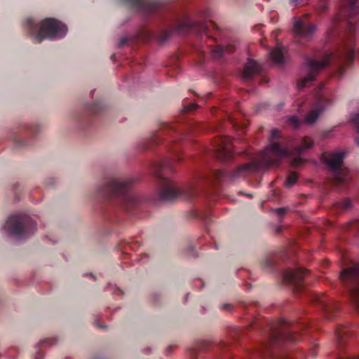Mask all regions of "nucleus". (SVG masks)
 I'll return each mask as SVG.
<instances>
[{"label":"nucleus","mask_w":359,"mask_h":359,"mask_svg":"<svg viewBox=\"0 0 359 359\" xmlns=\"http://www.w3.org/2000/svg\"><path fill=\"white\" fill-rule=\"evenodd\" d=\"M66 32L67 28L65 25L55 19L48 18L41 22L37 31L32 32V35L34 39L39 43L46 38L63 36Z\"/></svg>","instance_id":"f257e3e1"},{"label":"nucleus","mask_w":359,"mask_h":359,"mask_svg":"<svg viewBox=\"0 0 359 359\" xmlns=\"http://www.w3.org/2000/svg\"><path fill=\"white\" fill-rule=\"evenodd\" d=\"M289 156L287 149L281 148L277 142H271L262 153L261 161L266 165H273Z\"/></svg>","instance_id":"f03ea898"},{"label":"nucleus","mask_w":359,"mask_h":359,"mask_svg":"<svg viewBox=\"0 0 359 359\" xmlns=\"http://www.w3.org/2000/svg\"><path fill=\"white\" fill-rule=\"evenodd\" d=\"M329 59V56L327 55L320 60H311L309 64V71L310 73L300 83L301 87L306 86L309 82L313 81L315 78L316 72L323 68L327 64Z\"/></svg>","instance_id":"7ed1b4c3"},{"label":"nucleus","mask_w":359,"mask_h":359,"mask_svg":"<svg viewBox=\"0 0 359 359\" xmlns=\"http://www.w3.org/2000/svg\"><path fill=\"white\" fill-rule=\"evenodd\" d=\"M344 156L342 152L325 154L323 160L330 169L337 171L341 166Z\"/></svg>","instance_id":"20e7f679"},{"label":"nucleus","mask_w":359,"mask_h":359,"mask_svg":"<svg viewBox=\"0 0 359 359\" xmlns=\"http://www.w3.org/2000/svg\"><path fill=\"white\" fill-rule=\"evenodd\" d=\"M305 271L303 269L287 270L283 274V281L286 284H292L302 281Z\"/></svg>","instance_id":"39448f33"},{"label":"nucleus","mask_w":359,"mask_h":359,"mask_svg":"<svg viewBox=\"0 0 359 359\" xmlns=\"http://www.w3.org/2000/svg\"><path fill=\"white\" fill-rule=\"evenodd\" d=\"M258 165L255 163H248L238 166L233 172V177H244L249 174L253 172L257 168Z\"/></svg>","instance_id":"423d86ee"},{"label":"nucleus","mask_w":359,"mask_h":359,"mask_svg":"<svg viewBox=\"0 0 359 359\" xmlns=\"http://www.w3.org/2000/svg\"><path fill=\"white\" fill-rule=\"evenodd\" d=\"M359 276V266L344 270L340 274V279L344 283L357 279Z\"/></svg>","instance_id":"0eeeda50"},{"label":"nucleus","mask_w":359,"mask_h":359,"mask_svg":"<svg viewBox=\"0 0 359 359\" xmlns=\"http://www.w3.org/2000/svg\"><path fill=\"white\" fill-rule=\"evenodd\" d=\"M259 70L258 65L253 60H249L243 69V77L249 78L254 75Z\"/></svg>","instance_id":"6e6552de"},{"label":"nucleus","mask_w":359,"mask_h":359,"mask_svg":"<svg viewBox=\"0 0 359 359\" xmlns=\"http://www.w3.org/2000/svg\"><path fill=\"white\" fill-rule=\"evenodd\" d=\"M179 192V189L175 185L170 184L163 190L162 197L166 200H171L177 197Z\"/></svg>","instance_id":"1a4fd4ad"},{"label":"nucleus","mask_w":359,"mask_h":359,"mask_svg":"<svg viewBox=\"0 0 359 359\" xmlns=\"http://www.w3.org/2000/svg\"><path fill=\"white\" fill-rule=\"evenodd\" d=\"M17 222L16 217H10L9 219L6 222V227L11 228V231L16 234H20L21 233V225L19 223L14 224Z\"/></svg>","instance_id":"9d476101"},{"label":"nucleus","mask_w":359,"mask_h":359,"mask_svg":"<svg viewBox=\"0 0 359 359\" xmlns=\"http://www.w3.org/2000/svg\"><path fill=\"white\" fill-rule=\"evenodd\" d=\"M220 150L224 155L229 156L231 154V140L229 137H225L220 141Z\"/></svg>","instance_id":"9b49d317"},{"label":"nucleus","mask_w":359,"mask_h":359,"mask_svg":"<svg viewBox=\"0 0 359 359\" xmlns=\"http://www.w3.org/2000/svg\"><path fill=\"white\" fill-rule=\"evenodd\" d=\"M271 59L276 62V63H280L283 61V50L280 48L277 47L275 49H273L271 53H270Z\"/></svg>","instance_id":"f8f14e48"},{"label":"nucleus","mask_w":359,"mask_h":359,"mask_svg":"<svg viewBox=\"0 0 359 359\" xmlns=\"http://www.w3.org/2000/svg\"><path fill=\"white\" fill-rule=\"evenodd\" d=\"M351 298L355 309L359 311V286L353 289L351 292Z\"/></svg>","instance_id":"ddd939ff"},{"label":"nucleus","mask_w":359,"mask_h":359,"mask_svg":"<svg viewBox=\"0 0 359 359\" xmlns=\"http://www.w3.org/2000/svg\"><path fill=\"white\" fill-rule=\"evenodd\" d=\"M294 31L297 34L300 35H307L308 32L304 30V25L302 20H296L294 23Z\"/></svg>","instance_id":"4468645a"},{"label":"nucleus","mask_w":359,"mask_h":359,"mask_svg":"<svg viewBox=\"0 0 359 359\" xmlns=\"http://www.w3.org/2000/svg\"><path fill=\"white\" fill-rule=\"evenodd\" d=\"M319 114V111L311 110L307 114L305 121L307 123H313L316 121Z\"/></svg>","instance_id":"2eb2a0df"},{"label":"nucleus","mask_w":359,"mask_h":359,"mask_svg":"<svg viewBox=\"0 0 359 359\" xmlns=\"http://www.w3.org/2000/svg\"><path fill=\"white\" fill-rule=\"evenodd\" d=\"M297 175L295 172H291L289 174L287 180L285 182V184L287 187H292L295 184L297 180Z\"/></svg>","instance_id":"dca6fc26"},{"label":"nucleus","mask_w":359,"mask_h":359,"mask_svg":"<svg viewBox=\"0 0 359 359\" xmlns=\"http://www.w3.org/2000/svg\"><path fill=\"white\" fill-rule=\"evenodd\" d=\"M224 52V50L222 47H217L212 51V56L215 58H218L222 57Z\"/></svg>","instance_id":"f3484780"},{"label":"nucleus","mask_w":359,"mask_h":359,"mask_svg":"<svg viewBox=\"0 0 359 359\" xmlns=\"http://www.w3.org/2000/svg\"><path fill=\"white\" fill-rule=\"evenodd\" d=\"M312 144V141L309 138H305L304 140V144L302 147L299 148V153L303 151L306 149H309Z\"/></svg>","instance_id":"a211bd4d"},{"label":"nucleus","mask_w":359,"mask_h":359,"mask_svg":"<svg viewBox=\"0 0 359 359\" xmlns=\"http://www.w3.org/2000/svg\"><path fill=\"white\" fill-rule=\"evenodd\" d=\"M289 123L294 127H297L299 124V121L296 117L292 116L289 118Z\"/></svg>","instance_id":"6ab92c4d"},{"label":"nucleus","mask_w":359,"mask_h":359,"mask_svg":"<svg viewBox=\"0 0 359 359\" xmlns=\"http://www.w3.org/2000/svg\"><path fill=\"white\" fill-rule=\"evenodd\" d=\"M280 137V132L278 130H271V138L275 140Z\"/></svg>","instance_id":"aec40b11"},{"label":"nucleus","mask_w":359,"mask_h":359,"mask_svg":"<svg viewBox=\"0 0 359 359\" xmlns=\"http://www.w3.org/2000/svg\"><path fill=\"white\" fill-rule=\"evenodd\" d=\"M344 334V327H340L337 329V330L336 331V334L339 337H342V335Z\"/></svg>","instance_id":"412c9836"},{"label":"nucleus","mask_w":359,"mask_h":359,"mask_svg":"<svg viewBox=\"0 0 359 359\" xmlns=\"http://www.w3.org/2000/svg\"><path fill=\"white\" fill-rule=\"evenodd\" d=\"M302 161V158H294L292 161V164L294 165H299L300 162Z\"/></svg>","instance_id":"4be33fe9"},{"label":"nucleus","mask_w":359,"mask_h":359,"mask_svg":"<svg viewBox=\"0 0 359 359\" xmlns=\"http://www.w3.org/2000/svg\"><path fill=\"white\" fill-rule=\"evenodd\" d=\"M309 32H312L315 29V27L313 25H310L309 27Z\"/></svg>","instance_id":"5701e85b"},{"label":"nucleus","mask_w":359,"mask_h":359,"mask_svg":"<svg viewBox=\"0 0 359 359\" xmlns=\"http://www.w3.org/2000/svg\"><path fill=\"white\" fill-rule=\"evenodd\" d=\"M277 212L279 213V214H282L283 212H284V209L283 208H279L277 210Z\"/></svg>","instance_id":"b1692460"},{"label":"nucleus","mask_w":359,"mask_h":359,"mask_svg":"<svg viewBox=\"0 0 359 359\" xmlns=\"http://www.w3.org/2000/svg\"><path fill=\"white\" fill-rule=\"evenodd\" d=\"M194 109H195V105L193 104V105L190 106V108L188 109L187 110L190 111V110H193Z\"/></svg>","instance_id":"393cba45"},{"label":"nucleus","mask_w":359,"mask_h":359,"mask_svg":"<svg viewBox=\"0 0 359 359\" xmlns=\"http://www.w3.org/2000/svg\"><path fill=\"white\" fill-rule=\"evenodd\" d=\"M358 120L359 121V115H356L355 118L353 119V121H355V122L358 121Z\"/></svg>","instance_id":"a878e982"},{"label":"nucleus","mask_w":359,"mask_h":359,"mask_svg":"<svg viewBox=\"0 0 359 359\" xmlns=\"http://www.w3.org/2000/svg\"><path fill=\"white\" fill-rule=\"evenodd\" d=\"M297 1V0H291L292 3H293V4H296V1Z\"/></svg>","instance_id":"bb28decb"},{"label":"nucleus","mask_w":359,"mask_h":359,"mask_svg":"<svg viewBox=\"0 0 359 359\" xmlns=\"http://www.w3.org/2000/svg\"><path fill=\"white\" fill-rule=\"evenodd\" d=\"M113 185H114V187H116V186L118 185V184H117V182H114V183H113Z\"/></svg>","instance_id":"cd10ccee"},{"label":"nucleus","mask_w":359,"mask_h":359,"mask_svg":"<svg viewBox=\"0 0 359 359\" xmlns=\"http://www.w3.org/2000/svg\"><path fill=\"white\" fill-rule=\"evenodd\" d=\"M226 50H229V51H231L232 50H231V49H230V48H229V47H226Z\"/></svg>","instance_id":"c85d7f7f"}]
</instances>
